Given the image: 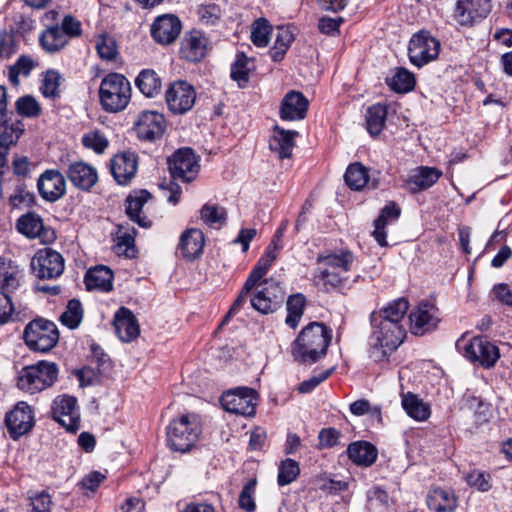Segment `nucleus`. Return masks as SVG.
Wrapping results in <instances>:
<instances>
[{
	"label": "nucleus",
	"instance_id": "nucleus-1",
	"mask_svg": "<svg viewBox=\"0 0 512 512\" xmlns=\"http://www.w3.org/2000/svg\"><path fill=\"white\" fill-rule=\"evenodd\" d=\"M331 330L324 324L312 322L305 326L292 344V355L301 363H315L326 355Z\"/></svg>",
	"mask_w": 512,
	"mask_h": 512
},
{
	"label": "nucleus",
	"instance_id": "nucleus-2",
	"mask_svg": "<svg viewBox=\"0 0 512 512\" xmlns=\"http://www.w3.org/2000/svg\"><path fill=\"white\" fill-rule=\"evenodd\" d=\"M354 262V255L348 250H339L319 255L320 267L315 274V282L326 290L338 288L348 280V272Z\"/></svg>",
	"mask_w": 512,
	"mask_h": 512
},
{
	"label": "nucleus",
	"instance_id": "nucleus-3",
	"mask_svg": "<svg viewBox=\"0 0 512 512\" xmlns=\"http://www.w3.org/2000/svg\"><path fill=\"white\" fill-rule=\"evenodd\" d=\"M372 334L369 337V357L375 362H382L403 342L406 330L404 326H395L387 322L371 319Z\"/></svg>",
	"mask_w": 512,
	"mask_h": 512
},
{
	"label": "nucleus",
	"instance_id": "nucleus-4",
	"mask_svg": "<svg viewBox=\"0 0 512 512\" xmlns=\"http://www.w3.org/2000/svg\"><path fill=\"white\" fill-rule=\"evenodd\" d=\"M132 94L128 79L119 73L106 75L99 87V100L102 108L109 113L124 110L130 102Z\"/></svg>",
	"mask_w": 512,
	"mask_h": 512
},
{
	"label": "nucleus",
	"instance_id": "nucleus-5",
	"mask_svg": "<svg viewBox=\"0 0 512 512\" xmlns=\"http://www.w3.org/2000/svg\"><path fill=\"white\" fill-rule=\"evenodd\" d=\"M201 434L199 418L196 414H184L173 419L167 427L169 447L186 453L196 444Z\"/></svg>",
	"mask_w": 512,
	"mask_h": 512
},
{
	"label": "nucleus",
	"instance_id": "nucleus-6",
	"mask_svg": "<svg viewBox=\"0 0 512 512\" xmlns=\"http://www.w3.org/2000/svg\"><path fill=\"white\" fill-rule=\"evenodd\" d=\"M58 376V367L53 362L39 361L24 367L18 375L19 389L34 394L52 386Z\"/></svg>",
	"mask_w": 512,
	"mask_h": 512
},
{
	"label": "nucleus",
	"instance_id": "nucleus-7",
	"mask_svg": "<svg viewBox=\"0 0 512 512\" xmlns=\"http://www.w3.org/2000/svg\"><path fill=\"white\" fill-rule=\"evenodd\" d=\"M26 345L33 351L47 352L58 342L57 326L48 320L35 319L27 324L23 334Z\"/></svg>",
	"mask_w": 512,
	"mask_h": 512
},
{
	"label": "nucleus",
	"instance_id": "nucleus-8",
	"mask_svg": "<svg viewBox=\"0 0 512 512\" xmlns=\"http://www.w3.org/2000/svg\"><path fill=\"white\" fill-rule=\"evenodd\" d=\"M457 347L464 357L484 368H492L500 357L498 347L484 337H474L469 341L458 340Z\"/></svg>",
	"mask_w": 512,
	"mask_h": 512
},
{
	"label": "nucleus",
	"instance_id": "nucleus-9",
	"mask_svg": "<svg viewBox=\"0 0 512 512\" xmlns=\"http://www.w3.org/2000/svg\"><path fill=\"white\" fill-rule=\"evenodd\" d=\"M440 50L439 41L426 31L412 36L409 42L408 55L411 63L422 67L436 59Z\"/></svg>",
	"mask_w": 512,
	"mask_h": 512
},
{
	"label": "nucleus",
	"instance_id": "nucleus-10",
	"mask_svg": "<svg viewBox=\"0 0 512 512\" xmlns=\"http://www.w3.org/2000/svg\"><path fill=\"white\" fill-rule=\"evenodd\" d=\"M253 289H255V292L250 298L251 305L262 314L274 312L283 301L284 293L282 288L271 279H265Z\"/></svg>",
	"mask_w": 512,
	"mask_h": 512
},
{
	"label": "nucleus",
	"instance_id": "nucleus-11",
	"mask_svg": "<svg viewBox=\"0 0 512 512\" xmlns=\"http://www.w3.org/2000/svg\"><path fill=\"white\" fill-rule=\"evenodd\" d=\"M169 171L174 179L193 181L200 169L198 159L191 148H180L168 159Z\"/></svg>",
	"mask_w": 512,
	"mask_h": 512
},
{
	"label": "nucleus",
	"instance_id": "nucleus-12",
	"mask_svg": "<svg viewBox=\"0 0 512 512\" xmlns=\"http://www.w3.org/2000/svg\"><path fill=\"white\" fill-rule=\"evenodd\" d=\"M221 405L227 412L253 416L257 405V394L251 388H236L222 395Z\"/></svg>",
	"mask_w": 512,
	"mask_h": 512
},
{
	"label": "nucleus",
	"instance_id": "nucleus-13",
	"mask_svg": "<svg viewBox=\"0 0 512 512\" xmlns=\"http://www.w3.org/2000/svg\"><path fill=\"white\" fill-rule=\"evenodd\" d=\"M31 267L40 279H54L64 271V258L50 248L39 250L31 261Z\"/></svg>",
	"mask_w": 512,
	"mask_h": 512
},
{
	"label": "nucleus",
	"instance_id": "nucleus-14",
	"mask_svg": "<svg viewBox=\"0 0 512 512\" xmlns=\"http://www.w3.org/2000/svg\"><path fill=\"white\" fill-rule=\"evenodd\" d=\"M53 418L69 432L80 428V413L76 398L62 395L55 398L52 406Z\"/></svg>",
	"mask_w": 512,
	"mask_h": 512
},
{
	"label": "nucleus",
	"instance_id": "nucleus-15",
	"mask_svg": "<svg viewBox=\"0 0 512 512\" xmlns=\"http://www.w3.org/2000/svg\"><path fill=\"white\" fill-rule=\"evenodd\" d=\"M409 319L411 332L421 336L437 328L439 310L432 303L422 302L411 312Z\"/></svg>",
	"mask_w": 512,
	"mask_h": 512
},
{
	"label": "nucleus",
	"instance_id": "nucleus-16",
	"mask_svg": "<svg viewBox=\"0 0 512 512\" xmlns=\"http://www.w3.org/2000/svg\"><path fill=\"white\" fill-rule=\"evenodd\" d=\"M491 10L490 0H458L453 18L461 26H472Z\"/></svg>",
	"mask_w": 512,
	"mask_h": 512
},
{
	"label": "nucleus",
	"instance_id": "nucleus-17",
	"mask_svg": "<svg viewBox=\"0 0 512 512\" xmlns=\"http://www.w3.org/2000/svg\"><path fill=\"white\" fill-rule=\"evenodd\" d=\"M196 99L192 85L186 81H177L170 85L166 91V102L174 114H184L189 111Z\"/></svg>",
	"mask_w": 512,
	"mask_h": 512
},
{
	"label": "nucleus",
	"instance_id": "nucleus-18",
	"mask_svg": "<svg viewBox=\"0 0 512 512\" xmlns=\"http://www.w3.org/2000/svg\"><path fill=\"white\" fill-rule=\"evenodd\" d=\"M166 128L164 115L157 111H142L134 123L137 136L146 141L160 138Z\"/></svg>",
	"mask_w": 512,
	"mask_h": 512
},
{
	"label": "nucleus",
	"instance_id": "nucleus-19",
	"mask_svg": "<svg viewBox=\"0 0 512 512\" xmlns=\"http://www.w3.org/2000/svg\"><path fill=\"white\" fill-rule=\"evenodd\" d=\"M5 421L10 435L16 439L29 432L34 426V411L26 402H18L6 415Z\"/></svg>",
	"mask_w": 512,
	"mask_h": 512
},
{
	"label": "nucleus",
	"instance_id": "nucleus-20",
	"mask_svg": "<svg viewBox=\"0 0 512 512\" xmlns=\"http://www.w3.org/2000/svg\"><path fill=\"white\" fill-rule=\"evenodd\" d=\"M37 187L43 199L55 202L66 192V181L59 171L46 170L38 179Z\"/></svg>",
	"mask_w": 512,
	"mask_h": 512
},
{
	"label": "nucleus",
	"instance_id": "nucleus-21",
	"mask_svg": "<svg viewBox=\"0 0 512 512\" xmlns=\"http://www.w3.org/2000/svg\"><path fill=\"white\" fill-rule=\"evenodd\" d=\"M181 31V22L177 16L165 14L158 16L151 25V35L160 44L174 42Z\"/></svg>",
	"mask_w": 512,
	"mask_h": 512
},
{
	"label": "nucleus",
	"instance_id": "nucleus-22",
	"mask_svg": "<svg viewBox=\"0 0 512 512\" xmlns=\"http://www.w3.org/2000/svg\"><path fill=\"white\" fill-rule=\"evenodd\" d=\"M137 168V156L134 153H119L110 161V171L115 181L120 185L130 183L136 174Z\"/></svg>",
	"mask_w": 512,
	"mask_h": 512
},
{
	"label": "nucleus",
	"instance_id": "nucleus-23",
	"mask_svg": "<svg viewBox=\"0 0 512 512\" xmlns=\"http://www.w3.org/2000/svg\"><path fill=\"white\" fill-rule=\"evenodd\" d=\"M66 175L75 187L83 191H89L98 181L97 170L83 161L71 163L66 170Z\"/></svg>",
	"mask_w": 512,
	"mask_h": 512
},
{
	"label": "nucleus",
	"instance_id": "nucleus-24",
	"mask_svg": "<svg viewBox=\"0 0 512 512\" xmlns=\"http://www.w3.org/2000/svg\"><path fill=\"white\" fill-rule=\"evenodd\" d=\"M442 176V171L428 166H420L407 176L406 185L411 192H419L433 186Z\"/></svg>",
	"mask_w": 512,
	"mask_h": 512
},
{
	"label": "nucleus",
	"instance_id": "nucleus-25",
	"mask_svg": "<svg viewBox=\"0 0 512 512\" xmlns=\"http://www.w3.org/2000/svg\"><path fill=\"white\" fill-rule=\"evenodd\" d=\"M18 231L28 238H40L42 241L54 239V232L44 227L41 217L35 213L21 216L17 221Z\"/></svg>",
	"mask_w": 512,
	"mask_h": 512
},
{
	"label": "nucleus",
	"instance_id": "nucleus-26",
	"mask_svg": "<svg viewBox=\"0 0 512 512\" xmlns=\"http://www.w3.org/2000/svg\"><path fill=\"white\" fill-rule=\"evenodd\" d=\"M208 49V40L205 35L193 30L186 34L181 43V53L183 57L191 62L202 60Z\"/></svg>",
	"mask_w": 512,
	"mask_h": 512
},
{
	"label": "nucleus",
	"instance_id": "nucleus-27",
	"mask_svg": "<svg viewBox=\"0 0 512 512\" xmlns=\"http://www.w3.org/2000/svg\"><path fill=\"white\" fill-rule=\"evenodd\" d=\"M114 327L118 337L123 342H130L138 337L140 328L133 313L121 307L114 316Z\"/></svg>",
	"mask_w": 512,
	"mask_h": 512
},
{
	"label": "nucleus",
	"instance_id": "nucleus-28",
	"mask_svg": "<svg viewBox=\"0 0 512 512\" xmlns=\"http://www.w3.org/2000/svg\"><path fill=\"white\" fill-rule=\"evenodd\" d=\"M308 101L302 93L291 91L283 98L280 107V117L283 120L295 121L305 117Z\"/></svg>",
	"mask_w": 512,
	"mask_h": 512
},
{
	"label": "nucleus",
	"instance_id": "nucleus-29",
	"mask_svg": "<svg viewBox=\"0 0 512 512\" xmlns=\"http://www.w3.org/2000/svg\"><path fill=\"white\" fill-rule=\"evenodd\" d=\"M22 270L10 259L0 257V290L12 294L21 286Z\"/></svg>",
	"mask_w": 512,
	"mask_h": 512
},
{
	"label": "nucleus",
	"instance_id": "nucleus-30",
	"mask_svg": "<svg viewBox=\"0 0 512 512\" xmlns=\"http://www.w3.org/2000/svg\"><path fill=\"white\" fill-rule=\"evenodd\" d=\"M409 309V303L406 299L400 298L387 304L379 311L371 314L370 319L380 322H387L395 326H404L403 321Z\"/></svg>",
	"mask_w": 512,
	"mask_h": 512
},
{
	"label": "nucleus",
	"instance_id": "nucleus-31",
	"mask_svg": "<svg viewBox=\"0 0 512 512\" xmlns=\"http://www.w3.org/2000/svg\"><path fill=\"white\" fill-rule=\"evenodd\" d=\"M297 134L296 131L275 126L269 140L270 150L276 153L280 159L291 157Z\"/></svg>",
	"mask_w": 512,
	"mask_h": 512
},
{
	"label": "nucleus",
	"instance_id": "nucleus-32",
	"mask_svg": "<svg viewBox=\"0 0 512 512\" xmlns=\"http://www.w3.org/2000/svg\"><path fill=\"white\" fill-rule=\"evenodd\" d=\"M204 244V234L197 228L187 229L180 237L181 253L189 261L198 258L202 254Z\"/></svg>",
	"mask_w": 512,
	"mask_h": 512
},
{
	"label": "nucleus",
	"instance_id": "nucleus-33",
	"mask_svg": "<svg viewBox=\"0 0 512 512\" xmlns=\"http://www.w3.org/2000/svg\"><path fill=\"white\" fill-rule=\"evenodd\" d=\"M113 272L106 266H96L87 271L85 284L88 290L108 292L113 287Z\"/></svg>",
	"mask_w": 512,
	"mask_h": 512
},
{
	"label": "nucleus",
	"instance_id": "nucleus-34",
	"mask_svg": "<svg viewBox=\"0 0 512 512\" xmlns=\"http://www.w3.org/2000/svg\"><path fill=\"white\" fill-rule=\"evenodd\" d=\"M347 453L351 461L359 466H371L378 455L374 445L366 441L353 442L348 446Z\"/></svg>",
	"mask_w": 512,
	"mask_h": 512
},
{
	"label": "nucleus",
	"instance_id": "nucleus-35",
	"mask_svg": "<svg viewBox=\"0 0 512 512\" xmlns=\"http://www.w3.org/2000/svg\"><path fill=\"white\" fill-rule=\"evenodd\" d=\"M401 404L407 415L416 421L423 422L430 417V406L412 392L402 394Z\"/></svg>",
	"mask_w": 512,
	"mask_h": 512
},
{
	"label": "nucleus",
	"instance_id": "nucleus-36",
	"mask_svg": "<svg viewBox=\"0 0 512 512\" xmlns=\"http://www.w3.org/2000/svg\"><path fill=\"white\" fill-rule=\"evenodd\" d=\"M400 215V209L394 204H387L382 210L378 218L374 221L373 236L380 246H386V232L385 227L397 220Z\"/></svg>",
	"mask_w": 512,
	"mask_h": 512
},
{
	"label": "nucleus",
	"instance_id": "nucleus-37",
	"mask_svg": "<svg viewBox=\"0 0 512 512\" xmlns=\"http://www.w3.org/2000/svg\"><path fill=\"white\" fill-rule=\"evenodd\" d=\"M344 178L346 184L353 190H360L366 186L372 189L377 187L374 181H370L366 167L360 163L349 165Z\"/></svg>",
	"mask_w": 512,
	"mask_h": 512
},
{
	"label": "nucleus",
	"instance_id": "nucleus-38",
	"mask_svg": "<svg viewBox=\"0 0 512 512\" xmlns=\"http://www.w3.org/2000/svg\"><path fill=\"white\" fill-rule=\"evenodd\" d=\"M151 197L150 193L146 190L136 192L134 195H130L126 200V213L129 218L138 223L142 227H148L150 223L145 217L140 216V212L144 204Z\"/></svg>",
	"mask_w": 512,
	"mask_h": 512
},
{
	"label": "nucleus",
	"instance_id": "nucleus-39",
	"mask_svg": "<svg viewBox=\"0 0 512 512\" xmlns=\"http://www.w3.org/2000/svg\"><path fill=\"white\" fill-rule=\"evenodd\" d=\"M427 504L436 512H452L456 507V497L450 491L437 488L428 494Z\"/></svg>",
	"mask_w": 512,
	"mask_h": 512
},
{
	"label": "nucleus",
	"instance_id": "nucleus-40",
	"mask_svg": "<svg viewBox=\"0 0 512 512\" xmlns=\"http://www.w3.org/2000/svg\"><path fill=\"white\" fill-rule=\"evenodd\" d=\"M68 36L58 25L47 28L40 37V43L48 52H56L68 43Z\"/></svg>",
	"mask_w": 512,
	"mask_h": 512
},
{
	"label": "nucleus",
	"instance_id": "nucleus-41",
	"mask_svg": "<svg viewBox=\"0 0 512 512\" xmlns=\"http://www.w3.org/2000/svg\"><path fill=\"white\" fill-rule=\"evenodd\" d=\"M387 108L382 104L372 105L366 112V127L371 136H378L385 127Z\"/></svg>",
	"mask_w": 512,
	"mask_h": 512
},
{
	"label": "nucleus",
	"instance_id": "nucleus-42",
	"mask_svg": "<svg viewBox=\"0 0 512 512\" xmlns=\"http://www.w3.org/2000/svg\"><path fill=\"white\" fill-rule=\"evenodd\" d=\"M200 219L210 227L220 228L226 223L227 211L220 205L206 203L200 209Z\"/></svg>",
	"mask_w": 512,
	"mask_h": 512
},
{
	"label": "nucleus",
	"instance_id": "nucleus-43",
	"mask_svg": "<svg viewBox=\"0 0 512 512\" xmlns=\"http://www.w3.org/2000/svg\"><path fill=\"white\" fill-rule=\"evenodd\" d=\"M136 86L147 97H153L160 92L161 79L153 70H143L136 78Z\"/></svg>",
	"mask_w": 512,
	"mask_h": 512
},
{
	"label": "nucleus",
	"instance_id": "nucleus-44",
	"mask_svg": "<svg viewBox=\"0 0 512 512\" xmlns=\"http://www.w3.org/2000/svg\"><path fill=\"white\" fill-rule=\"evenodd\" d=\"M306 300L302 294H294L287 300V317L285 323L295 329L303 316Z\"/></svg>",
	"mask_w": 512,
	"mask_h": 512
},
{
	"label": "nucleus",
	"instance_id": "nucleus-45",
	"mask_svg": "<svg viewBox=\"0 0 512 512\" xmlns=\"http://www.w3.org/2000/svg\"><path fill=\"white\" fill-rule=\"evenodd\" d=\"M391 89L398 93L411 91L415 86V77L405 68H398L396 73L388 80Z\"/></svg>",
	"mask_w": 512,
	"mask_h": 512
},
{
	"label": "nucleus",
	"instance_id": "nucleus-46",
	"mask_svg": "<svg viewBox=\"0 0 512 512\" xmlns=\"http://www.w3.org/2000/svg\"><path fill=\"white\" fill-rule=\"evenodd\" d=\"M300 474V467L297 461L287 458L279 464L277 481L280 486H285L293 481Z\"/></svg>",
	"mask_w": 512,
	"mask_h": 512
},
{
	"label": "nucleus",
	"instance_id": "nucleus-47",
	"mask_svg": "<svg viewBox=\"0 0 512 512\" xmlns=\"http://www.w3.org/2000/svg\"><path fill=\"white\" fill-rule=\"evenodd\" d=\"M19 137L15 128L6 122L0 124V167L6 165V156L11 144Z\"/></svg>",
	"mask_w": 512,
	"mask_h": 512
},
{
	"label": "nucleus",
	"instance_id": "nucleus-48",
	"mask_svg": "<svg viewBox=\"0 0 512 512\" xmlns=\"http://www.w3.org/2000/svg\"><path fill=\"white\" fill-rule=\"evenodd\" d=\"M95 48L99 57L103 60L112 61L117 57V44L112 36L106 34L97 36Z\"/></svg>",
	"mask_w": 512,
	"mask_h": 512
},
{
	"label": "nucleus",
	"instance_id": "nucleus-49",
	"mask_svg": "<svg viewBox=\"0 0 512 512\" xmlns=\"http://www.w3.org/2000/svg\"><path fill=\"white\" fill-rule=\"evenodd\" d=\"M250 70V60L247 56L242 52L237 53L235 62L231 67L232 79L237 81L240 86H243L248 82Z\"/></svg>",
	"mask_w": 512,
	"mask_h": 512
},
{
	"label": "nucleus",
	"instance_id": "nucleus-50",
	"mask_svg": "<svg viewBox=\"0 0 512 512\" xmlns=\"http://www.w3.org/2000/svg\"><path fill=\"white\" fill-rule=\"evenodd\" d=\"M61 84V75L56 70H48L42 79L40 91L46 98L55 99L59 97V86Z\"/></svg>",
	"mask_w": 512,
	"mask_h": 512
},
{
	"label": "nucleus",
	"instance_id": "nucleus-51",
	"mask_svg": "<svg viewBox=\"0 0 512 512\" xmlns=\"http://www.w3.org/2000/svg\"><path fill=\"white\" fill-rule=\"evenodd\" d=\"M272 27L266 19L256 20L251 28V40L258 47H266L270 40Z\"/></svg>",
	"mask_w": 512,
	"mask_h": 512
},
{
	"label": "nucleus",
	"instance_id": "nucleus-52",
	"mask_svg": "<svg viewBox=\"0 0 512 512\" xmlns=\"http://www.w3.org/2000/svg\"><path fill=\"white\" fill-rule=\"evenodd\" d=\"M83 317V310L80 301L72 299L68 302L66 310L61 315V322L69 327L75 329L79 326Z\"/></svg>",
	"mask_w": 512,
	"mask_h": 512
},
{
	"label": "nucleus",
	"instance_id": "nucleus-53",
	"mask_svg": "<svg viewBox=\"0 0 512 512\" xmlns=\"http://www.w3.org/2000/svg\"><path fill=\"white\" fill-rule=\"evenodd\" d=\"M294 35L288 27H278L276 33L275 47L272 57L274 60L281 59L289 45L293 42Z\"/></svg>",
	"mask_w": 512,
	"mask_h": 512
},
{
	"label": "nucleus",
	"instance_id": "nucleus-54",
	"mask_svg": "<svg viewBox=\"0 0 512 512\" xmlns=\"http://www.w3.org/2000/svg\"><path fill=\"white\" fill-rule=\"evenodd\" d=\"M83 145L97 154H102L109 145L106 136L99 130H93L83 135Z\"/></svg>",
	"mask_w": 512,
	"mask_h": 512
},
{
	"label": "nucleus",
	"instance_id": "nucleus-55",
	"mask_svg": "<svg viewBox=\"0 0 512 512\" xmlns=\"http://www.w3.org/2000/svg\"><path fill=\"white\" fill-rule=\"evenodd\" d=\"M16 108L19 114L26 117H36L41 111L39 103L31 96L19 98L16 102Z\"/></svg>",
	"mask_w": 512,
	"mask_h": 512
},
{
	"label": "nucleus",
	"instance_id": "nucleus-56",
	"mask_svg": "<svg viewBox=\"0 0 512 512\" xmlns=\"http://www.w3.org/2000/svg\"><path fill=\"white\" fill-rule=\"evenodd\" d=\"M491 477L488 473L474 470L466 475V481L471 486L481 492H486L491 488Z\"/></svg>",
	"mask_w": 512,
	"mask_h": 512
},
{
	"label": "nucleus",
	"instance_id": "nucleus-57",
	"mask_svg": "<svg viewBox=\"0 0 512 512\" xmlns=\"http://www.w3.org/2000/svg\"><path fill=\"white\" fill-rule=\"evenodd\" d=\"M135 229L133 228L130 232L129 230L119 229L117 233V247L119 249L124 248L123 252L128 257H133L135 254L134 250V238Z\"/></svg>",
	"mask_w": 512,
	"mask_h": 512
},
{
	"label": "nucleus",
	"instance_id": "nucleus-58",
	"mask_svg": "<svg viewBox=\"0 0 512 512\" xmlns=\"http://www.w3.org/2000/svg\"><path fill=\"white\" fill-rule=\"evenodd\" d=\"M200 21L205 25L215 24L221 17V10L216 4L201 5L198 8Z\"/></svg>",
	"mask_w": 512,
	"mask_h": 512
},
{
	"label": "nucleus",
	"instance_id": "nucleus-59",
	"mask_svg": "<svg viewBox=\"0 0 512 512\" xmlns=\"http://www.w3.org/2000/svg\"><path fill=\"white\" fill-rule=\"evenodd\" d=\"M269 269L270 266L262 259H259L245 282L246 290H252L256 285L261 283L260 280L267 274Z\"/></svg>",
	"mask_w": 512,
	"mask_h": 512
},
{
	"label": "nucleus",
	"instance_id": "nucleus-60",
	"mask_svg": "<svg viewBox=\"0 0 512 512\" xmlns=\"http://www.w3.org/2000/svg\"><path fill=\"white\" fill-rule=\"evenodd\" d=\"M254 489L255 481H251L243 487L239 495V506L247 512H252L255 509V503L253 499Z\"/></svg>",
	"mask_w": 512,
	"mask_h": 512
},
{
	"label": "nucleus",
	"instance_id": "nucleus-61",
	"mask_svg": "<svg viewBox=\"0 0 512 512\" xmlns=\"http://www.w3.org/2000/svg\"><path fill=\"white\" fill-rule=\"evenodd\" d=\"M31 512H51V496L42 491L30 498Z\"/></svg>",
	"mask_w": 512,
	"mask_h": 512
},
{
	"label": "nucleus",
	"instance_id": "nucleus-62",
	"mask_svg": "<svg viewBox=\"0 0 512 512\" xmlns=\"http://www.w3.org/2000/svg\"><path fill=\"white\" fill-rule=\"evenodd\" d=\"M341 434L334 428L322 429L319 433L320 448H330L338 444Z\"/></svg>",
	"mask_w": 512,
	"mask_h": 512
},
{
	"label": "nucleus",
	"instance_id": "nucleus-63",
	"mask_svg": "<svg viewBox=\"0 0 512 512\" xmlns=\"http://www.w3.org/2000/svg\"><path fill=\"white\" fill-rule=\"evenodd\" d=\"M15 53L14 37L3 30L0 32V58H9Z\"/></svg>",
	"mask_w": 512,
	"mask_h": 512
},
{
	"label": "nucleus",
	"instance_id": "nucleus-64",
	"mask_svg": "<svg viewBox=\"0 0 512 512\" xmlns=\"http://www.w3.org/2000/svg\"><path fill=\"white\" fill-rule=\"evenodd\" d=\"M492 294L502 304L512 307V289L507 284H497L494 286Z\"/></svg>",
	"mask_w": 512,
	"mask_h": 512
}]
</instances>
